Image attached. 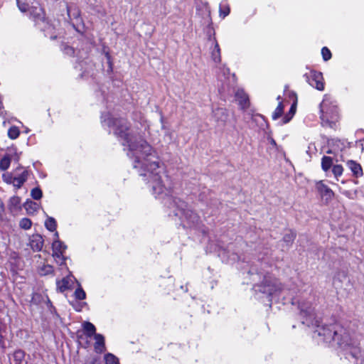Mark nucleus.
<instances>
[{
	"mask_svg": "<svg viewBox=\"0 0 364 364\" xmlns=\"http://www.w3.org/2000/svg\"><path fill=\"white\" fill-rule=\"evenodd\" d=\"M45 225L50 231H54L56 229V222L53 218H48L45 222Z\"/></svg>",
	"mask_w": 364,
	"mask_h": 364,
	"instance_id": "obj_17",
	"label": "nucleus"
},
{
	"mask_svg": "<svg viewBox=\"0 0 364 364\" xmlns=\"http://www.w3.org/2000/svg\"><path fill=\"white\" fill-rule=\"evenodd\" d=\"M343 167L341 165H335L333 167L332 171L336 177L340 176L343 173Z\"/></svg>",
	"mask_w": 364,
	"mask_h": 364,
	"instance_id": "obj_25",
	"label": "nucleus"
},
{
	"mask_svg": "<svg viewBox=\"0 0 364 364\" xmlns=\"http://www.w3.org/2000/svg\"><path fill=\"white\" fill-rule=\"evenodd\" d=\"M316 188L322 198L324 199L326 202L331 200L334 197V193L333 191L326 185H325L322 181H319L316 183Z\"/></svg>",
	"mask_w": 364,
	"mask_h": 364,
	"instance_id": "obj_3",
	"label": "nucleus"
},
{
	"mask_svg": "<svg viewBox=\"0 0 364 364\" xmlns=\"http://www.w3.org/2000/svg\"><path fill=\"white\" fill-rule=\"evenodd\" d=\"M21 200L18 196H13L9 200V208H18L20 207Z\"/></svg>",
	"mask_w": 364,
	"mask_h": 364,
	"instance_id": "obj_15",
	"label": "nucleus"
},
{
	"mask_svg": "<svg viewBox=\"0 0 364 364\" xmlns=\"http://www.w3.org/2000/svg\"><path fill=\"white\" fill-rule=\"evenodd\" d=\"M105 364H119L118 359L112 354L108 353L105 357Z\"/></svg>",
	"mask_w": 364,
	"mask_h": 364,
	"instance_id": "obj_18",
	"label": "nucleus"
},
{
	"mask_svg": "<svg viewBox=\"0 0 364 364\" xmlns=\"http://www.w3.org/2000/svg\"><path fill=\"white\" fill-rule=\"evenodd\" d=\"M11 159L9 156H5L0 160V169L6 170L10 165Z\"/></svg>",
	"mask_w": 364,
	"mask_h": 364,
	"instance_id": "obj_16",
	"label": "nucleus"
},
{
	"mask_svg": "<svg viewBox=\"0 0 364 364\" xmlns=\"http://www.w3.org/2000/svg\"><path fill=\"white\" fill-rule=\"evenodd\" d=\"M33 300H36V295H34L32 298Z\"/></svg>",
	"mask_w": 364,
	"mask_h": 364,
	"instance_id": "obj_35",
	"label": "nucleus"
},
{
	"mask_svg": "<svg viewBox=\"0 0 364 364\" xmlns=\"http://www.w3.org/2000/svg\"><path fill=\"white\" fill-rule=\"evenodd\" d=\"M32 205V203H26V206H28V205Z\"/></svg>",
	"mask_w": 364,
	"mask_h": 364,
	"instance_id": "obj_34",
	"label": "nucleus"
},
{
	"mask_svg": "<svg viewBox=\"0 0 364 364\" xmlns=\"http://www.w3.org/2000/svg\"><path fill=\"white\" fill-rule=\"evenodd\" d=\"M154 190L157 193H162L163 192V187L159 186H158V188H156V186H154Z\"/></svg>",
	"mask_w": 364,
	"mask_h": 364,
	"instance_id": "obj_32",
	"label": "nucleus"
},
{
	"mask_svg": "<svg viewBox=\"0 0 364 364\" xmlns=\"http://www.w3.org/2000/svg\"><path fill=\"white\" fill-rule=\"evenodd\" d=\"M75 278L73 275L70 274L60 280L56 281L57 290L63 292L69 289L73 284Z\"/></svg>",
	"mask_w": 364,
	"mask_h": 364,
	"instance_id": "obj_4",
	"label": "nucleus"
},
{
	"mask_svg": "<svg viewBox=\"0 0 364 364\" xmlns=\"http://www.w3.org/2000/svg\"><path fill=\"white\" fill-rule=\"evenodd\" d=\"M94 339L95 341V350L98 353L102 352L105 349V338L103 336L99 333L95 334Z\"/></svg>",
	"mask_w": 364,
	"mask_h": 364,
	"instance_id": "obj_7",
	"label": "nucleus"
},
{
	"mask_svg": "<svg viewBox=\"0 0 364 364\" xmlns=\"http://www.w3.org/2000/svg\"><path fill=\"white\" fill-rule=\"evenodd\" d=\"M321 54L324 60H328L331 58V53L326 47L322 48Z\"/></svg>",
	"mask_w": 364,
	"mask_h": 364,
	"instance_id": "obj_27",
	"label": "nucleus"
},
{
	"mask_svg": "<svg viewBox=\"0 0 364 364\" xmlns=\"http://www.w3.org/2000/svg\"><path fill=\"white\" fill-rule=\"evenodd\" d=\"M24 359V352L21 350H16L12 355L11 360L14 364H21Z\"/></svg>",
	"mask_w": 364,
	"mask_h": 364,
	"instance_id": "obj_12",
	"label": "nucleus"
},
{
	"mask_svg": "<svg viewBox=\"0 0 364 364\" xmlns=\"http://www.w3.org/2000/svg\"><path fill=\"white\" fill-rule=\"evenodd\" d=\"M75 297L77 299H79V300H83L85 299L86 297V294L85 292V291L80 287H79L75 291Z\"/></svg>",
	"mask_w": 364,
	"mask_h": 364,
	"instance_id": "obj_22",
	"label": "nucleus"
},
{
	"mask_svg": "<svg viewBox=\"0 0 364 364\" xmlns=\"http://www.w3.org/2000/svg\"><path fill=\"white\" fill-rule=\"evenodd\" d=\"M82 328L85 335L90 338L92 336H95L96 328L95 326L90 322L85 321L82 323Z\"/></svg>",
	"mask_w": 364,
	"mask_h": 364,
	"instance_id": "obj_10",
	"label": "nucleus"
},
{
	"mask_svg": "<svg viewBox=\"0 0 364 364\" xmlns=\"http://www.w3.org/2000/svg\"><path fill=\"white\" fill-rule=\"evenodd\" d=\"M43 238L40 235H33L29 239V246L33 250H41L43 248Z\"/></svg>",
	"mask_w": 364,
	"mask_h": 364,
	"instance_id": "obj_6",
	"label": "nucleus"
},
{
	"mask_svg": "<svg viewBox=\"0 0 364 364\" xmlns=\"http://www.w3.org/2000/svg\"><path fill=\"white\" fill-rule=\"evenodd\" d=\"M129 146L130 150L134 152V156L139 161L141 159L145 161L144 165L146 169L154 171L159 167L158 164L155 161L151 160V159L154 158V156H152V149L146 141L140 139L138 141L132 142Z\"/></svg>",
	"mask_w": 364,
	"mask_h": 364,
	"instance_id": "obj_2",
	"label": "nucleus"
},
{
	"mask_svg": "<svg viewBox=\"0 0 364 364\" xmlns=\"http://www.w3.org/2000/svg\"><path fill=\"white\" fill-rule=\"evenodd\" d=\"M32 223L28 218H23L19 223V225L24 230H28L31 228Z\"/></svg>",
	"mask_w": 364,
	"mask_h": 364,
	"instance_id": "obj_23",
	"label": "nucleus"
},
{
	"mask_svg": "<svg viewBox=\"0 0 364 364\" xmlns=\"http://www.w3.org/2000/svg\"><path fill=\"white\" fill-rule=\"evenodd\" d=\"M19 135V130L16 127H11L8 131V136L11 139H16Z\"/></svg>",
	"mask_w": 364,
	"mask_h": 364,
	"instance_id": "obj_19",
	"label": "nucleus"
},
{
	"mask_svg": "<svg viewBox=\"0 0 364 364\" xmlns=\"http://www.w3.org/2000/svg\"><path fill=\"white\" fill-rule=\"evenodd\" d=\"M299 317L302 324L306 326L312 332L314 338H318L321 341L331 343H336L341 347L350 344L348 333L341 326L332 324L321 325L320 318L315 312V308L310 302L299 304Z\"/></svg>",
	"mask_w": 364,
	"mask_h": 364,
	"instance_id": "obj_1",
	"label": "nucleus"
},
{
	"mask_svg": "<svg viewBox=\"0 0 364 364\" xmlns=\"http://www.w3.org/2000/svg\"><path fill=\"white\" fill-rule=\"evenodd\" d=\"M66 248V246L60 241H55L53 243V250H63Z\"/></svg>",
	"mask_w": 364,
	"mask_h": 364,
	"instance_id": "obj_26",
	"label": "nucleus"
},
{
	"mask_svg": "<svg viewBox=\"0 0 364 364\" xmlns=\"http://www.w3.org/2000/svg\"><path fill=\"white\" fill-rule=\"evenodd\" d=\"M53 272V267L49 264L43 265L39 270V273L41 275H47L51 274Z\"/></svg>",
	"mask_w": 364,
	"mask_h": 364,
	"instance_id": "obj_20",
	"label": "nucleus"
},
{
	"mask_svg": "<svg viewBox=\"0 0 364 364\" xmlns=\"http://www.w3.org/2000/svg\"><path fill=\"white\" fill-rule=\"evenodd\" d=\"M4 213V205L1 200H0V218L3 217Z\"/></svg>",
	"mask_w": 364,
	"mask_h": 364,
	"instance_id": "obj_31",
	"label": "nucleus"
},
{
	"mask_svg": "<svg viewBox=\"0 0 364 364\" xmlns=\"http://www.w3.org/2000/svg\"><path fill=\"white\" fill-rule=\"evenodd\" d=\"M284 107L281 102L279 103L277 107L272 114V117L274 119H277L280 117L283 113Z\"/></svg>",
	"mask_w": 364,
	"mask_h": 364,
	"instance_id": "obj_21",
	"label": "nucleus"
},
{
	"mask_svg": "<svg viewBox=\"0 0 364 364\" xmlns=\"http://www.w3.org/2000/svg\"><path fill=\"white\" fill-rule=\"evenodd\" d=\"M52 257L55 262L60 265L63 264L66 259L63 255V252H53Z\"/></svg>",
	"mask_w": 364,
	"mask_h": 364,
	"instance_id": "obj_13",
	"label": "nucleus"
},
{
	"mask_svg": "<svg viewBox=\"0 0 364 364\" xmlns=\"http://www.w3.org/2000/svg\"><path fill=\"white\" fill-rule=\"evenodd\" d=\"M315 87L318 90H323L324 88L323 83L319 80H316Z\"/></svg>",
	"mask_w": 364,
	"mask_h": 364,
	"instance_id": "obj_29",
	"label": "nucleus"
},
{
	"mask_svg": "<svg viewBox=\"0 0 364 364\" xmlns=\"http://www.w3.org/2000/svg\"><path fill=\"white\" fill-rule=\"evenodd\" d=\"M31 195L35 200H39L42 197V191L40 188H36L31 190Z\"/></svg>",
	"mask_w": 364,
	"mask_h": 364,
	"instance_id": "obj_24",
	"label": "nucleus"
},
{
	"mask_svg": "<svg viewBox=\"0 0 364 364\" xmlns=\"http://www.w3.org/2000/svg\"><path fill=\"white\" fill-rule=\"evenodd\" d=\"M279 290H280V287L274 282L272 284H265L263 287L262 291L264 293L268 294L269 296H273Z\"/></svg>",
	"mask_w": 364,
	"mask_h": 364,
	"instance_id": "obj_9",
	"label": "nucleus"
},
{
	"mask_svg": "<svg viewBox=\"0 0 364 364\" xmlns=\"http://www.w3.org/2000/svg\"><path fill=\"white\" fill-rule=\"evenodd\" d=\"M220 16L225 18L230 13V8L227 5L221 6L220 9Z\"/></svg>",
	"mask_w": 364,
	"mask_h": 364,
	"instance_id": "obj_28",
	"label": "nucleus"
},
{
	"mask_svg": "<svg viewBox=\"0 0 364 364\" xmlns=\"http://www.w3.org/2000/svg\"><path fill=\"white\" fill-rule=\"evenodd\" d=\"M332 163L333 161L331 157L323 156L321 161V166L323 170L325 171H328L331 168Z\"/></svg>",
	"mask_w": 364,
	"mask_h": 364,
	"instance_id": "obj_14",
	"label": "nucleus"
},
{
	"mask_svg": "<svg viewBox=\"0 0 364 364\" xmlns=\"http://www.w3.org/2000/svg\"><path fill=\"white\" fill-rule=\"evenodd\" d=\"M236 100L241 109H246L250 106L249 97L242 90H238L236 94Z\"/></svg>",
	"mask_w": 364,
	"mask_h": 364,
	"instance_id": "obj_5",
	"label": "nucleus"
},
{
	"mask_svg": "<svg viewBox=\"0 0 364 364\" xmlns=\"http://www.w3.org/2000/svg\"><path fill=\"white\" fill-rule=\"evenodd\" d=\"M295 112H296V104H294V105H292V106H291V107L290 109V112L291 114V116L289 119H287V120L284 121L285 123L289 121V119L294 114Z\"/></svg>",
	"mask_w": 364,
	"mask_h": 364,
	"instance_id": "obj_30",
	"label": "nucleus"
},
{
	"mask_svg": "<svg viewBox=\"0 0 364 364\" xmlns=\"http://www.w3.org/2000/svg\"><path fill=\"white\" fill-rule=\"evenodd\" d=\"M347 165L355 176L358 177L363 175V170L359 164L354 161H348Z\"/></svg>",
	"mask_w": 364,
	"mask_h": 364,
	"instance_id": "obj_8",
	"label": "nucleus"
},
{
	"mask_svg": "<svg viewBox=\"0 0 364 364\" xmlns=\"http://www.w3.org/2000/svg\"><path fill=\"white\" fill-rule=\"evenodd\" d=\"M28 173L23 171L19 176H15L13 178V181H10L14 184V186L18 188H20L27 179Z\"/></svg>",
	"mask_w": 364,
	"mask_h": 364,
	"instance_id": "obj_11",
	"label": "nucleus"
},
{
	"mask_svg": "<svg viewBox=\"0 0 364 364\" xmlns=\"http://www.w3.org/2000/svg\"><path fill=\"white\" fill-rule=\"evenodd\" d=\"M4 177L5 178V181L7 182V183H11L10 181H13V178L11 176H6V175H4Z\"/></svg>",
	"mask_w": 364,
	"mask_h": 364,
	"instance_id": "obj_33",
	"label": "nucleus"
}]
</instances>
